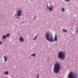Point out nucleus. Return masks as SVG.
<instances>
[{
	"label": "nucleus",
	"instance_id": "39448f33",
	"mask_svg": "<svg viewBox=\"0 0 78 78\" xmlns=\"http://www.w3.org/2000/svg\"><path fill=\"white\" fill-rule=\"evenodd\" d=\"M72 73H73V72H70L69 74V78H75V76L72 75Z\"/></svg>",
	"mask_w": 78,
	"mask_h": 78
},
{
	"label": "nucleus",
	"instance_id": "4468645a",
	"mask_svg": "<svg viewBox=\"0 0 78 78\" xmlns=\"http://www.w3.org/2000/svg\"><path fill=\"white\" fill-rule=\"evenodd\" d=\"M8 59V58L6 57V58H5V59L4 60V61L5 62L7 61V60Z\"/></svg>",
	"mask_w": 78,
	"mask_h": 78
},
{
	"label": "nucleus",
	"instance_id": "ddd939ff",
	"mask_svg": "<svg viewBox=\"0 0 78 78\" xmlns=\"http://www.w3.org/2000/svg\"><path fill=\"white\" fill-rule=\"evenodd\" d=\"M62 12H64V11H65V9H64V8H62Z\"/></svg>",
	"mask_w": 78,
	"mask_h": 78
},
{
	"label": "nucleus",
	"instance_id": "7ed1b4c3",
	"mask_svg": "<svg viewBox=\"0 0 78 78\" xmlns=\"http://www.w3.org/2000/svg\"><path fill=\"white\" fill-rule=\"evenodd\" d=\"M65 53L63 52L60 51L58 53V58H61L62 60H63L64 59Z\"/></svg>",
	"mask_w": 78,
	"mask_h": 78
},
{
	"label": "nucleus",
	"instance_id": "9b49d317",
	"mask_svg": "<svg viewBox=\"0 0 78 78\" xmlns=\"http://www.w3.org/2000/svg\"><path fill=\"white\" fill-rule=\"evenodd\" d=\"M30 56H36V54H32V55H30Z\"/></svg>",
	"mask_w": 78,
	"mask_h": 78
},
{
	"label": "nucleus",
	"instance_id": "6ab92c4d",
	"mask_svg": "<svg viewBox=\"0 0 78 78\" xmlns=\"http://www.w3.org/2000/svg\"><path fill=\"white\" fill-rule=\"evenodd\" d=\"M5 58H6V56H4V59H5Z\"/></svg>",
	"mask_w": 78,
	"mask_h": 78
},
{
	"label": "nucleus",
	"instance_id": "2eb2a0df",
	"mask_svg": "<svg viewBox=\"0 0 78 78\" xmlns=\"http://www.w3.org/2000/svg\"><path fill=\"white\" fill-rule=\"evenodd\" d=\"M49 10L50 11H52L53 9H52V8H49Z\"/></svg>",
	"mask_w": 78,
	"mask_h": 78
},
{
	"label": "nucleus",
	"instance_id": "0eeeda50",
	"mask_svg": "<svg viewBox=\"0 0 78 78\" xmlns=\"http://www.w3.org/2000/svg\"><path fill=\"white\" fill-rule=\"evenodd\" d=\"M54 41H58V39L57 38V35H56V34H55V35Z\"/></svg>",
	"mask_w": 78,
	"mask_h": 78
},
{
	"label": "nucleus",
	"instance_id": "aec40b11",
	"mask_svg": "<svg viewBox=\"0 0 78 78\" xmlns=\"http://www.w3.org/2000/svg\"><path fill=\"white\" fill-rule=\"evenodd\" d=\"M39 75H38V76H37V77H38V78H39Z\"/></svg>",
	"mask_w": 78,
	"mask_h": 78
},
{
	"label": "nucleus",
	"instance_id": "f8f14e48",
	"mask_svg": "<svg viewBox=\"0 0 78 78\" xmlns=\"http://www.w3.org/2000/svg\"><path fill=\"white\" fill-rule=\"evenodd\" d=\"M2 37L4 39H6V36L5 35H3Z\"/></svg>",
	"mask_w": 78,
	"mask_h": 78
},
{
	"label": "nucleus",
	"instance_id": "423d86ee",
	"mask_svg": "<svg viewBox=\"0 0 78 78\" xmlns=\"http://www.w3.org/2000/svg\"><path fill=\"white\" fill-rule=\"evenodd\" d=\"M19 40L20 42H24V39L23 38V37H20L19 38Z\"/></svg>",
	"mask_w": 78,
	"mask_h": 78
},
{
	"label": "nucleus",
	"instance_id": "a211bd4d",
	"mask_svg": "<svg viewBox=\"0 0 78 78\" xmlns=\"http://www.w3.org/2000/svg\"><path fill=\"white\" fill-rule=\"evenodd\" d=\"M47 8L48 9H49L50 8H49V7H48V6H47Z\"/></svg>",
	"mask_w": 78,
	"mask_h": 78
},
{
	"label": "nucleus",
	"instance_id": "f03ea898",
	"mask_svg": "<svg viewBox=\"0 0 78 78\" xmlns=\"http://www.w3.org/2000/svg\"><path fill=\"white\" fill-rule=\"evenodd\" d=\"M60 64L58 63H57L55 65L54 71L55 73H57L58 72H59L60 70Z\"/></svg>",
	"mask_w": 78,
	"mask_h": 78
},
{
	"label": "nucleus",
	"instance_id": "1a4fd4ad",
	"mask_svg": "<svg viewBox=\"0 0 78 78\" xmlns=\"http://www.w3.org/2000/svg\"><path fill=\"white\" fill-rule=\"evenodd\" d=\"M10 34H9L8 33V34H7L6 35V37H9V36Z\"/></svg>",
	"mask_w": 78,
	"mask_h": 78
},
{
	"label": "nucleus",
	"instance_id": "f3484780",
	"mask_svg": "<svg viewBox=\"0 0 78 78\" xmlns=\"http://www.w3.org/2000/svg\"><path fill=\"white\" fill-rule=\"evenodd\" d=\"M63 31H64V32H67V30H64V29H63Z\"/></svg>",
	"mask_w": 78,
	"mask_h": 78
},
{
	"label": "nucleus",
	"instance_id": "20e7f679",
	"mask_svg": "<svg viewBox=\"0 0 78 78\" xmlns=\"http://www.w3.org/2000/svg\"><path fill=\"white\" fill-rule=\"evenodd\" d=\"M22 10H20L17 11V15L16 14L14 17H15V18L19 19V17H17H17H18V16H22Z\"/></svg>",
	"mask_w": 78,
	"mask_h": 78
},
{
	"label": "nucleus",
	"instance_id": "9d476101",
	"mask_svg": "<svg viewBox=\"0 0 78 78\" xmlns=\"http://www.w3.org/2000/svg\"><path fill=\"white\" fill-rule=\"evenodd\" d=\"M38 37V35H37V36L36 37H35L33 39V40H36V39H37V37Z\"/></svg>",
	"mask_w": 78,
	"mask_h": 78
},
{
	"label": "nucleus",
	"instance_id": "f257e3e1",
	"mask_svg": "<svg viewBox=\"0 0 78 78\" xmlns=\"http://www.w3.org/2000/svg\"><path fill=\"white\" fill-rule=\"evenodd\" d=\"M48 33L47 32V33L46 34V35L45 36L46 38L49 42H53L54 41H55V40H53V37L52 35H49V34H48Z\"/></svg>",
	"mask_w": 78,
	"mask_h": 78
},
{
	"label": "nucleus",
	"instance_id": "dca6fc26",
	"mask_svg": "<svg viewBox=\"0 0 78 78\" xmlns=\"http://www.w3.org/2000/svg\"><path fill=\"white\" fill-rule=\"evenodd\" d=\"M65 2H70V0H65Z\"/></svg>",
	"mask_w": 78,
	"mask_h": 78
},
{
	"label": "nucleus",
	"instance_id": "6e6552de",
	"mask_svg": "<svg viewBox=\"0 0 78 78\" xmlns=\"http://www.w3.org/2000/svg\"><path fill=\"white\" fill-rule=\"evenodd\" d=\"M4 74H5L6 75H8V73H9V72L8 71H6L5 72H3Z\"/></svg>",
	"mask_w": 78,
	"mask_h": 78
}]
</instances>
